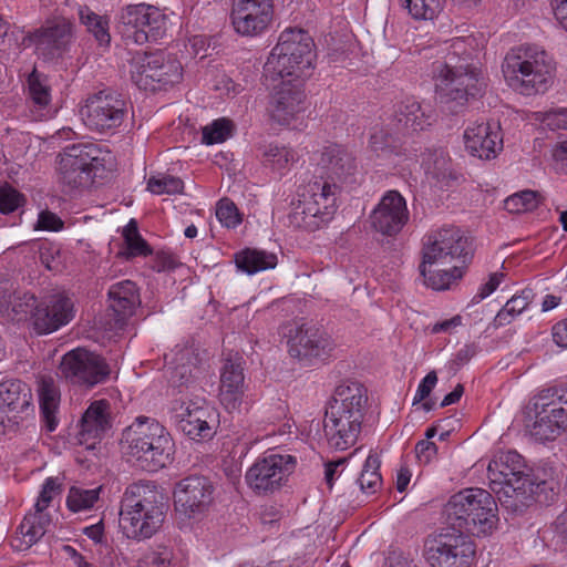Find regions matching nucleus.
<instances>
[{
	"mask_svg": "<svg viewBox=\"0 0 567 567\" xmlns=\"http://www.w3.org/2000/svg\"><path fill=\"white\" fill-rule=\"evenodd\" d=\"M471 239L455 226L429 233L423 239L420 272L427 287L445 290L463 276L464 266L471 260Z\"/></svg>",
	"mask_w": 567,
	"mask_h": 567,
	"instance_id": "obj_1",
	"label": "nucleus"
},
{
	"mask_svg": "<svg viewBox=\"0 0 567 567\" xmlns=\"http://www.w3.org/2000/svg\"><path fill=\"white\" fill-rule=\"evenodd\" d=\"M316 47L308 31L301 28H286V76L298 84L288 89L286 83V128L302 131L307 127L308 110L303 82L316 68Z\"/></svg>",
	"mask_w": 567,
	"mask_h": 567,
	"instance_id": "obj_2",
	"label": "nucleus"
},
{
	"mask_svg": "<svg viewBox=\"0 0 567 567\" xmlns=\"http://www.w3.org/2000/svg\"><path fill=\"white\" fill-rule=\"evenodd\" d=\"M475 40L471 37L454 38L449 42L443 63L435 70V87L441 99L464 104L483 92L484 80L473 65Z\"/></svg>",
	"mask_w": 567,
	"mask_h": 567,
	"instance_id": "obj_3",
	"label": "nucleus"
},
{
	"mask_svg": "<svg viewBox=\"0 0 567 567\" xmlns=\"http://www.w3.org/2000/svg\"><path fill=\"white\" fill-rule=\"evenodd\" d=\"M166 512L165 495L155 484L132 483L122 497L120 527L130 539H148L162 528Z\"/></svg>",
	"mask_w": 567,
	"mask_h": 567,
	"instance_id": "obj_4",
	"label": "nucleus"
},
{
	"mask_svg": "<svg viewBox=\"0 0 567 567\" xmlns=\"http://www.w3.org/2000/svg\"><path fill=\"white\" fill-rule=\"evenodd\" d=\"M121 449L137 467L156 472L172 462L174 442L159 422L138 416L123 431Z\"/></svg>",
	"mask_w": 567,
	"mask_h": 567,
	"instance_id": "obj_5",
	"label": "nucleus"
},
{
	"mask_svg": "<svg viewBox=\"0 0 567 567\" xmlns=\"http://www.w3.org/2000/svg\"><path fill=\"white\" fill-rule=\"evenodd\" d=\"M341 186L323 176L296 185L287 217L289 225L316 231L327 225L338 208Z\"/></svg>",
	"mask_w": 567,
	"mask_h": 567,
	"instance_id": "obj_6",
	"label": "nucleus"
},
{
	"mask_svg": "<svg viewBox=\"0 0 567 567\" xmlns=\"http://www.w3.org/2000/svg\"><path fill=\"white\" fill-rule=\"evenodd\" d=\"M494 496L483 488H465L452 495L444 513L452 529L473 536H487L498 523Z\"/></svg>",
	"mask_w": 567,
	"mask_h": 567,
	"instance_id": "obj_7",
	"label": "nucleus"
},
{
	"mask_svg": "<svg viewBox=\"0 0 567 567\" xmlns=\"http://www.w3.org/2000/svg\"><path fill=\"white\" fill-rule=\"evenodd\" d=\"M370 150L378 156L388 159L394 166H401L402 171L410 173L420 165L426 175L435 178L444 177L449 171L450 156L443 147H422L413 142L406 146L392 133L375 131L369 141Z\"/></svg>",
	"mask_w": 567,
	"mask_h": 567,
	"instance_id": "obj_8",
	"label": "nucleus"
},
{
	"mask_svg": "<svg viewBox=\"0 0 567 567\" xmlns=\"http://www.w3.org/2000/svg\"><path fill=\"white\" fill-rule=\"evenodd\" d=\"M489 487L501 505L514 513L522 512L538 487L528 473L523 457L515 451L503 453L488 464Z\"/></svg>",
	"mask_w": 567,
	"mask_h": 567,
	"instance_id": "obj_9",
	"label": "nucleus"
},
{
	"mask_svg": "<svg viewBox=\"0 0 567 567\" xmlns=\"http://www.w3.org/2000/svg\"><path fill=\"white\" fill-rule=\"evenodd\" d=\"M507 85L523 95H534L548 90L553 73L548 55L537 45L511 49L502 63Z\"/></svg>",
	"mask_w": 567,
	"mask_h": 567,
	"instance_id": "obj_10",
	"label": "nucleus"
},
{
	"mask_svg": "<svg viewBox=\"0 0 567 567\" xmlns=\"http://www.w3.org/2000/svg\"><path fill=\"white\" fill-rule=\"evenodd\" d=\"M530 404L534 413L530 433L537 440H554L567 429V384L540 389Z\"/></svg>",
	"mask_w": 567,
	"mask_h": 567,
	"instance_id": "obj_11",
	"label": "nucleus"
},
{
	"mask_svg": "<svg viewBox=\"0 0 567 567\" xmlns=\"http://www.w3.org/2000/svg\"><path fill=\"white\" fill-rule=\"evenodd\" d=\"M476 553L472 538L446 528L425 540L424 557L431 567H471Z\"/></svg>",
	"mask_w": 567,
	"mask_h": 567,
	"instance_id": "obj_12",
	"label": "nucleus"
},
{
	"mask_svg": "<svg viewBox=\"0 0 567 567\" xmlns=\"http://www.w3.org/2000/svg\"><path fill=\"white\" fill-rule=\"evenodd\" d=\"M274 14L272 0H233L229 18L238 35L256 38L271 27Z\"/></svg>",
	"mask_w": 567,
	"mask_h": 567,
	"instance_id": "obj_13",
	"label": "nucleus"
},
{
	"mask_svg": "<svg viewBox=\"0 0 567 567\" xmlns=\"http://www.w3.org/2000/svg\"><path fill=\"white\" fill-rule=\"evenodd\" d=\"M121 22L132 29L136 44L157 41L167 31V16L157 7L147 3L130 4L120 16Z\"/></svg>",
	"mask_w": 567,
	"mask_h": 567,
	"instance_id": "obj_14",
	"label": "nucleus"
},
{
	"mask_svg": "<svg viewBox=\"0 0 567 567\" xmlns=\"http://www.w3.org/2000/svg\"><path fill=\"white\" fill-rule=\"evenodd\" d=\"M183 71L181 63L163 52L144 56L132 72L135 84L144 90H156L181 82Z\"/></svg>",
	"mask_w": 567,
	"mask_h": 567,
	"instance_id": "obj_15",
	"label": "nucleus"
},
{
	"mask_svg": "<svg viewBox=\"0 0 567 567\" xmlns=\"http://www.w3.org/2000/svg\"><path fill=\"white\" fill-rule=\"evenodd\" d=\"M214 486L200 475H190L174 488V506L177 513L187 518H196L208 511L213 503Z\"/></svg>",
	"mask_w": 567,
	"mask_h": 567,
	"instance_id": "obj_16",
	"label": "nucleus"
},
{
	"mask_svg": "<svg viewBox=\"0 0 567 567\" xmlns=\"http://www.w3.org/2000/svg\"><path fill=\"white\" fill-rule=\"evenodd\" d=\"M175 410V422L183 433L192 440L212 439L218 426L217 411L205 401L182 402Z\"/></svg>",
	"mask_w": 567,
	"mask_h": 567,
	"instance_id": "obj_17",
	"label": "nucleus"
},
{
	"mask_svg": "<svg viewBox=\"0 0 567 567\" xmlns=\"http://www.w3.org/2000/svg\"><path fill=\"white\" fill-rule=\"evenodd\" d=\"M99 150L93 144L69 146L60 155L59 171L62 179L74 186L86 184L100 165Z\"/></svg>",
	"mask_w": 567,
	"mask_h": 567,
	"instance_id": "obj_18",
	"label": "nucleus"
},
{
	"mask_svg": "<svg viewBox=\"0 0 567 567\" xmlns=\"http://www.w3.org/2000/svg\"><path fill=\"white\" fill-rule=\"evenodd\" d=\"M364 414L326 406L323 434L329 447L344 451L355 444Z\"/></svg>",
	"mask_w": 567,
	"mask_h": 567,
	"instance_id": "obj_19",
	"label": "nucleus"
},
{
	"mask_svg": "<svg viewBox=\"0 0 567 567\" xmlns=\"http://www.w3.org/2000/svg\"><path fill=\"white\" fill-rule=\"evenodd\" d=\"M81 114L90 128L99 132L109 131L123 122L125 102L118 95L101 92L86 101Z\"/></svg>",
	"mask_w": 567,
	"mask_h": 567,
	"instance_id": "obj_20",
	"label": "nucleus"
},
{
	"mask_svg": "<svg viewBox=\"0 0 567 567\" xmlns=\"http://www.w3.org/2000/svg\"><path fill=\"white\" fill-rule=\"evenodd\" d=\"M59 371L69 383L87 389L105 382L111 374L102 357H62Z\"/></svg>",
	"mask_w": 567,
	"mask_h": 567,
	"instance_id": "obj_21",
	"label": "nucleus"
},
{
	"mask_svg": "<svg viewBox=\"0 0 567 567\" xmlns=\"http://www.w3.org/2000/svg\"><path fill=\"white\" fill-rule=\"evenodd\" d=\"M405 198L398 190H388L371 213L372 227L386 236L401 231L409 220Z\"/></svg>",
	"mask_w": 567,
	"mask_h": 567,
	"instance_id": "obj_22",
	"label": "nucleus"
},
{
	"mask_svg": "<svg viewBox=\"0 0 567 567\" xmlns=\"http://www.w3.org/2000/svg\"><path fill=\"white\" fill-rule=\"evenodd\" d=\"M466 151L481 159H492L503 150V135L497 122H475L464 131Z\"/></svg>",
	"mask_w": 567,
	"mask_h": 567,
	"instance_id": "obj_23",
	"label": "nucleus"
},
{
	"mask_svg": "<svg viewBox=\"0 0 567 567\" xmlns=\"http://www.w3.org/2000/svg\"><path fill=\"white\" fill-rule=\"evenodd\" d=\"M74 316L73 303L69 298L52 296L39 300L34 312V330L39 334H49L68 324Z\"/></svg>",
	"mask_w": 567,
	"mask_h": 567,
	"instance_id": "obj_24",
	"label": "nucleus"
},
{
	"mask_svg": "<svg viewBox=\"0 0 567 567\" xmlns=\"http://www.w3.org/2000/svg\"><path fill=\"white\" fill-rule=\"evenodd\" d=\"M284 478V457L269 454L257 461L246 473V482L258 494L279 491Z\"/></svg>",
	"mask_w": 567,
	"mask_h": 567,
	"instance_id": "obj_25",
	"label": "nucleus"
},
{
	"mask_svg": "<svg viewBox=\"0 0 567 567\" xmlns=\"http://www.w3.org/2000/svg\"><path fill=\"white\" fill-rule=\"evenodd\" d=\"M243 357H227L220 372V402L229 411L236 410L244 396Z\"/></svg>",
	"mask_w": 567,
	"mask_h": 567,
	"instance_id": "obj_26",
	"label": "nucleus"
},
{
	"mask_svg": "<svg viewBox=\"0 0 567 567\" xmlns=\"http://www.w3.org/2000/svg\"><path fill=\"white\" fill-rule=\"evenodd\" d=\"M284 45L277 43L264 66L265 85L271 91L269 113L274 120L280 121L282 112V87H284Z\"/></svg>",
	"mask_w": 567,
	"mask_h": 567,
	"instance_id": "obj_27",
	"label": "nucleus"
},
{
	"mask_svg": "<svg viewBox=\"0 0 567 567\" xmlns=\"http://www.w3.org/2000/svg\"><path fill=\"white\" fill-rule=\"evenodd\" d=\"M289 354H319L320 351L331 350L328 334L316 324L303 323L289 329Z\"/></svg>",
	"mask_w": 567,
	"mask_h": 567,
	"instance_id": "obj_28",
	"label": "nucleus"
},
{
	"mask_svg": "<svg viewBox=\"0 0 567 567\" xmlns=\"http://www.w3.org/2000/svg\"><path fill=\"white\" fill-rule=\"evenodd\" d=\"M72 38V23L65 18H54L33 34V42L39 50L54 53L65 50Z\"/></svg>",
	"mask_w": 567,
	"mask_h": 567,
	"instance_id": "obj_29",
	"label": "nucleus"
},
{
	"mask_svg": "<svg viewBox=\"0 0 567 567\" xmlns=\"http://www.w3.org/2000/svg\"><path fill=\"white\" fill-rule=\"evenodd\" d=\"M430 114L421 106L420 102L414 97H406L399 105L394 114L391 125L393 130L384 127H374L371 135L379 130L392 133L396 137V133L401 130H411L413 132L423 131L426 126L431 125Z\"/></svg>",
	"mask_w": 567,
	"mask_h": 567,
	"instance_id": "obj_30",
	"label": "nucleus"
},
{
	"mask_svg": "<svg viewBox=\"0 0 567 567\" xmlns=\"http://www.w3.org/2000/svg\"><path fill=\"white\" fill-rule=\"evenodd\" d=\"M320 163L327 169L326 178L340 184L347 183L357 169L353 156L338 144L324 147Z\"/></svg>",
	"mask_w": 567,
	"mask_h": 567,
	"instance_id": "obj_31",
	"label": "nucleus"
},
{
	"mask_svg": "<svg viewBox=\"0 0 567 567\" xmlns=\"http://www.w3.org/2000/svg\"><path fill=\"white\" fill-rule=\"evenodd\" d=\"M31 398V390L20 380L0 383V411L8 415L9 421L18 422V415L29 409Z\"/></svg>",
	"mask_w": 567,
	"mask_h": 567,
	"instance_id": "obj_32",
	"label": "nucleus"
},
{
	"mask_svg": "<svg viewBox=\"0 0 567 567\" xmlns=\"http://www.w3.org/2000/svg\"><path fill=\"white\" fill-rule=\"evenodd\" d=\"M37 392L44 427L52 432L58 426L56 412L60 404V390L54 378L47 374L38 375Z\"/></svg>",
	"mask_w": 567,
	"mask_h": 567,
	"instance_id": "obj_33",
	"label": "nucleus"
},
{
	"mask_svg": "<svg viewBox=\"0 0 567 567\" xmlns=\"http://www.w3.org/2000/svg\"><path fill=\"white\" fill-rule=\"evenodd\" d=\"M368 401L367 389L357 381H343L336 389L328 401V408H340L342 411L364 414L363 409Z\"/></svg>",
	"mask_w": 567,
	"mask_h": 567,
	"instance_id": "obj_34",
	"label": "nucleus"
},
{
	"mask_svg": "<svg viewBox=\"0 0 567 567\" xmlns=\"http://www.w3.org/2000/svg\"><path fill=\"white\" fill-rule=\"evenodd\" d=\"M138 305L140 295L133 281H120L109 289V308L117 321L133 316Z\"/></svg>",
	"mask_w": 567,
	"mask_h": 567,
	"instance_id": "obj_35",
	"label": "nucleus"
},
{
	"mask_svg": "<svg viewBox=\"0 0 567 567\" xmlns=\"http://www.w3.org/2000/svg\"><path fill=\"white\" fill-rule=\"evenodd\" d=\"M110 427V403L106 400L91 403L82 416L81 435L86 439H96Z\"/></svg>",
	"mask_w": 567,
	"mask_h": 567,
	"instance_id": "obj_36",
	"label": "nucleus"
},
{
	"mask_svg": "<svg viewBox=\"0 0 567 567\" xmlns=\"http://www.w3.org/2000/svg\"><path fill=\"white\" fill-rule=\"evenodd\" d=\"M51 524V519L44 511H38L25 515L18 530L22 536L21 544L16 545L18 548L31 547L37 543L45 533Z\"/></svg>",
	"mask_w": 567,
	"mask_h": 567,
	"instance_id": "obj_37",
	"label": "nucleus"
},
{
	"mask_svg": "<svg viewBox=\"0 0 567 567\" xmlns=\"http://www.w3.org/2000/svg\"><path fill=\"white\" fill-rule=\"evenodd\" d=\"M235 262L239 270L247 275L275 268L277 256L262 250L245 249L235 256Z\"/></svg>",
	"mask_w": 567,
	"mask_h": 567,
	"instance_id": "obj_38",
	"label": "nucleus"
},
{
	"mask_svg": "<svg viewBox=\"0 0 567 567\" xmlns=\"http://www.w3.org/2000/svg\"><path fill=\"white\" fill-rule=\"evenodd\" d=\"M28 95L32 101L33 105L41 112L40 117L45 115V111L49 109L52 94H51V85L49 83V79L39 73L37 70L32 71V73L28 76Z\"/></svg>",
	"mask_w": 567,
	"mask_h": 567,
	"instance_id": "obj_39",
	"label": "nucleus"
},
{
	"mask_svg": "<svg viewBox=\"0 0 567 567\" xmlns=\"http://www.w3.org/2000/svg\"><path fill=\"white\" fill-rule=\"evenodd\" d=\"M532 299V289H524L520 292L515 293L496 313L494 318V326L499 328L513 322L517 316L528 308Z\"/></svg>",
	"mask_w": 567,
	"mask_h": 567,
	"instance_id": "obj_40",
	"label": "nucleus"
},
{
	"mask_svg": "<svg viewBox=\"0 0 567 567\" xmlns=\"http://www.w3.org/2000/svg\"><path fill=\"white\" fill-rule=\"evenodd\" d=\"M80 20L86 30L95 38L100 45L111 42L110 23L106 17L99 16L89 8L80 9Z\"/></svg>",
	"mask_w": 567,
	"mask_h": 567,
	"instance_id": "obj_41",
	"label": "nucleus"
},
{
	"mask_svg": "<svg viewBox=\"0 0 567 567\" xmlns=\"http://www.w3.org/2000/svg\"><path fill=\"white\" fill-rule=\"evenodd\" d=\"M381 461L375 453H370L363 464V468L358 478L360 489L370 495L374 494L382 485V477L379 472Z\"/></svg>",
	"mask_w": 567,
	"mask_h": 567,
	"instance_id": "obj_42",
	"label": "nucleus"
},
{
	"mask_svg": "<svg viewBox=\"0 0 567 567\" xmlns=\"http://www.w3.org/2000/svg\"><path fill=\"white\" fill-rule=\"evenodd\" d=\"M101 489V486L91 489L72 486L66 497L69 509L76 513L92 508L99 501Z\"/></svg>",
	"mask_w": 567,
	"mask_h": 567,
	"instance_id": "obj_43",
	"label": "nucleus"
},
{
	"mask_svg": "<svg viewBox=\"0 0 567 567\" xmlns=\"http://www.w3.org/2000/svg\"><path fill=\"white\" fill-rule=\"evenodd\" d=\"M234 131V124L226 117L214 120L202 128V142L205 145L220 144L227 141Z\"/></svg>",
	"mask_w": 567,
	"mask_h": 567,
	"instance_id": "obj_44",
	"label": "nucleus"
},
{
	"mask_svg": "<svg viewBox=\"0 0 567 567\" xmlns=\"http://www.w3.org/2000/svg\"><path fill=\"white\" fill-rule=\"evenodd\" d=\"M39 299L33 295L24 293L16 298L11 310L7 309V316L13 321H24L30 319L34 327V312L38 310Z\"/></svg>",
	"mask_w": 567,
	"mask_h": 567,
	"instance_id": "obj_45",
	"label": "nucleus"
},
{
	"mask_svg": "<svg viewBox=\"0 0 567 567\" xmlns=\"http://www.w3.org/2000/svg\"><path fill=\"white\" fill-rule=\"evenodd\" d=\"M147 190L154 195L182 194L184 183L181 178L171 175L158 174L147 181Z\"/></svg>",
	"mask_w": 567,
	"mask_h": 567,
	"instance_id": "obj_46",
	"label": "nucleus"
},
{
	"mask_svg": "<svg viewBox=\"0 0 567 567\" xmlns=\"http://www.w3.org/2000/svg\"><path fill=\"white\" fill-rule=\"evenodd\" d=\"M123 237L126 246L125 255L127 257L146 256L151 250L146 241L138 233L136 221L131 219L124 227Z\"/></svg>",
	"mask_w": 567,
	"mask_h": 567,
	"instance_id": "obj_47",
	"label": "nucleus"
},
{
	"mask_svg": "<svg viewBox=\"0 0 567 567\" xmlns=\"http://www.w3.org/2000/svg\"><path fill=\"white\" fill-rule=\"evenodd\" d=\"M540 195L534 190H522L505 199V209L509 213H523L536 208L539 204Z\"/></svg>",
	"mask_w": 567,
	"mask_h": 567,
	"instance_id": "obj_48",
	"label": "nucleus"
},
{
	"mask_svg": "<svg viewBox=\"0 0 567 567\" xmlns=\"http://www.w3.org/2000/svg\"><path fill=\"white\" fill-rule=\"evenodd\" d=\"M409 13L416 20H432L441 9L440 0H404Z\"/></svg>",
	"mask_w": 567,
	"mask_h": 567,
	"instance_id": "obj_49",
	"label": "nucleus"
},
{
	"mask_svg": "<svg viewBox=\"0 0 567 567\" xmlns=\"http://www.w3.org/2000/svg\"><path fill=\"white\" fill-rule=\"evenodd\" d=\"M216 217L227 228H235L241 223V215L238 208L227 198H223L217 203Z\"/></svg>",
	"mask_w": 567,
	"mask_h": 567,
	"instance_id": "obj_50",
	"label": "nucleus"
},
{
	"mask_svg": "<svg viewBox=\"0 0 567 567\" xmlns=\"http://www.w3.org/2000/svg\"><path fill=\"white\" fill-rule=\"evenodd\" d=\"M540 122L549 130L567 131V107H557L542 113Z\"/></svg>",
	"mask_w": 567,
	"mask_h": 567,
	"instance_id": "obj_51",
	"label": "nucleus"
},
{
	"mask_svg": "<svg viewBox=\"0 0 567 567\" xmlns=\"http://www.w3.org/2000/svg\"><path fill=\"white\" fill-rule=\"evenodd\" d=\"M60 492L61 486L58 483L56 478L48 477L42 485V489L34 505V508H37L38 511H45V508L49 506L53 497L60 494Z\"/></svg>",
	"mask_w": 567,
	"mask_h": 567,
	"instance_id": "obj_52",
	"label": "nucleus"
},
{
	"mask_svg": "<svg viewBox=\"0 0 567 567\" xmlns=\"http://www.w3.org/2000/svg\"><path fill=\"white\" fill-rule=\"evenodd\" d=\"M23 203L22 195L14 188L4 186L0 188V212L11 213L19 208Z\"/></svg>",
	"mask_w": 567,
	"mask_h": 567,
	"instance_id": "obj_53",
	"label": "nucleus"
},
{
	"mask_svg": "<svg viewBox=\"0 0 567 567\" xmlns=\"http://www.w3.org/2000/svg\"><path fill=\"white\" fill-rule=\"evenodd\" d=\"M504 274L503 272H493L489 275L488 280L481 285L477 292L474 295L472 302L478 303L489 297L501 285L503 281Z\"/></svg>",
	"mask_w": 567,
	"mask_h": 567,
	"instance_id": "obj_54",
	"label": "nucleus"
},
{
	"mask_svg": "<svg viewBox=\"0 0 567 567\" xmlns=\"http://www.w3.org/2000/svg\"><path fill=\"white\" fill-rule=\"evenodd\" d=\"M462 326V317L460 315L452 318L440 320L427 327V331L432 334L447 333L452 334L456 328Z\"/></svg>",
	"mask_w": 567,
	"mask_h": 567,
	"instance_id": "obj_55",
	"label": "nucleus"
},
{
	"mask_svg": "<svg viewBox=\"0 0 567 567\" xmlns=\"http://www.w3.org/2000/svg\"><path fill=\"white\" fill-rule=\"evenodd\" d=\"M436 383H437L436 372L435 371L429 372L420 382L417 390L415 392L414 399H413V403L424 401L430 395V393L432 392V390L434 389Z\"/></svg>",
	"mask_w": 567,
	"mask_h": 567,
	"instance_id": "obj_56",
	"label": "nucleus"
},
{
	"mask_svg": "<svg viewBox=\"0 0 567 567\" xmlns=\"http://www.w3.org/2000/svg\"><path fill=\"white\" fill-rule=\"evenodd\" d=\"M348 462L347 457H341L336 461H329L324 464V482L329 489L333 487L336 480L339 478L342 470Z\"/></svg>",
	"mask_w": 567,
	"mask_h": 567,
	"instance_id": "obj_57",
	"label": "nucleus"
},
{
	"mask_svg": "<svg viewBox=\"0 0 567 567\" xmlns=\"http://www.w3.org/2000/svg\"><path fill=\"white\" fill-rule=\"evenodd\" d=\"M38 227L42 230L59 231L63 227V221L51 212H41L38 218Z\"/></svg>",
	"mask_w": 567,
	"mask_h": 567,
	"instance_id": "obj_58",
	"label": "nucleus"
},
{
	"mask_svg": "<svg viewBox=\"0 0 567 567\" xmlns=\"http://www.w3.org/2000/svg\"><path fill=\"white\" fill-rule=\"evenodd\" d=\"M551 336L558 347L567 349V318L553 326Z\"/></svg>",
	"mask_w": 567,
	"mask_h": 567,
	"instance_id": "obj_59",
	"label": "nucleus"
},
{
	"mask_svg": "<svg viewBox=\"0 0 567 567\" xmlns=\"http://www.w3.org/2000/svg\"><path fill=\"white\" fill-rule=\"evenodd\" d=\"M550 3L556 20L567 31V0H550Z\"/></svg>",
	"mask_w": 567,
	"mask_h": 567,
	"instance_id": "obj_60",
	"label": "nucleus"
},
{
	"mask_svg": "<svg viewBox=\"0 0 567 567\" xmlns=\"http://www.w3.org/2000/svg\"><path fill=\"white\" fill-rule=\"evenodd\" d=\"M436 445L427 440L420 441L415 446L417 457L424 462H429L436 454Z\"/></svg>",
	"mask_w": 567,
	"mask_h": 567,
	"instance_id": "obj_61",
	"label": "nucleus"
},
{
	"mask_svg": "<svg viewBox=\"0 0 567 567\" xmlns=\"http://www.w3.org/2000/svg\"><path fill=\"white\" fill-rule=\"evenodd\" d=\"M557 542L567 545V511L561 513L554 523Z\"/></svg>",
	"mask_w": 567,
	"mask_h": 567,
	"instance_id": "obj_62",
	"label": "nucleus"
},
{
	"mask_svg": "<svg viewBox=\"0 0 567 567\" xmlns=\"http://www.w3.org/2000/svg\"><path fill=\"white\" fill-rule=\"evenodd\" d=\"M138 567H171V560L162 554L153 553L145 557Z\"/></svg>",
	"mask_w": 567,
	"mask_h": 567,
	"instance_id": "obj_63",
	"label": "nucleus"
},
{
	"mask_svg": "<svg viewBox=\"0 0 567 567\" xmlns=\"http://www.w3.org/2000/svg\"><path fill=\"white\" fill-rule=\"evenodd\" d=\"M386 567H411L412 560L401 551H391L385 560Z\"/></svg>",
	"mask_w": 567,
	"mask_h": 567,
	"instance_id": "obj_64",
	"label": "nucleus"
}]
</instances>
